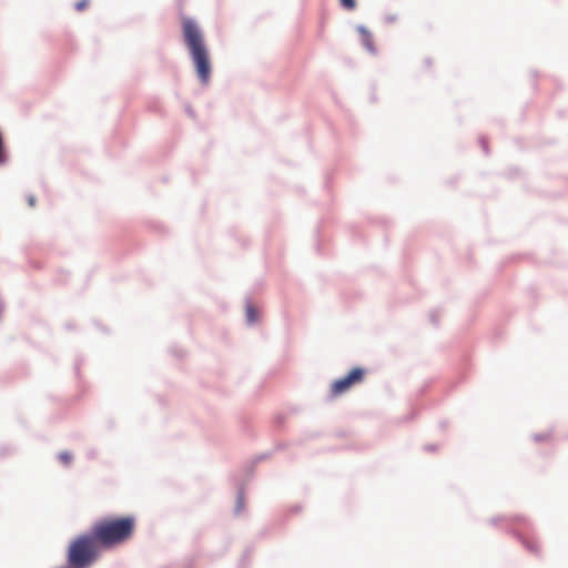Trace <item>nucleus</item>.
Returning a JSON list of instances; mask_svg holds the SVG:
<instances>
[{
    "mask_svg": "<svg viewBox=\"0 0 568 568\" xmlns=\"http://www.w3.org/2000/svg\"><path fill=\"white\" fill-rule=\"evenodd\" d=\"M183 39L190 52L195 72L200 81L206 84L211 78L210 51L204 40V34L199 24L192 19L182 21Z\"/></svg>",
    "mask_w": 568,
    "mask_h": 568,
    "instance_id": "nucleus-1",
    "label": "nucleus"
},
{
    "mask_svg": "<svg viewBox=\"0 0 568 568\" xmlns=\"http://www.w3.org/2000/svg\"><path fill=\"white\" fill-rule=\"evenodd\" d=\"M135 526L133 516L105 517L94 523L91 531L101 547L109 549L130 540Z\"/></svg>",
    "mask_w": 568,
    "mask_h": 568,
    "instance_id": "nucleus-2",
    "label": "nucleus"
},
{
    "mask_svg": "<svg viewBox=\"0 0 568 568\" xmlns=\"http://www.w3.org/2000/svg\"><path fill=\"white\" fill-rule=\"evenodd\" d=\"M101 549V545L91 530L81 534L69 545L67 551L68 564L71 568H88L98 559Z\"/></svg>",
    "mask_w": 568,
    "mask_h": 568,
    "instance_id": "nucleus-3",
    "label": "nucleus"
},
{
    "mask_svg": "<svg viewBox=\"0 0 568 568\" xmlns=\"http://www.w3.org/2000/svg\"><path fill=\"white\" fill-rule=\"evenodd\" d=\"M366 376V369L363 367H354L349 371V373L336 381H334L329 386V394L332 397H338L348 390L355 385H358L364 382Z\"/></svg>",
    "mask_w": 568,
    "mask_h": 568,
    "instance_id": "nucleus-4",
    "label": "nucleus"
},
{
    "mask_svg": "<svg viewBox=\"0 0 568 568\" xmlns=\"http://www.w3.org/2000/svg\"><path fill=\"white\" fill-rule=\"evenodd\" d=\"M358 32L362 36L363 45L369 51L375 52L374 40L372 33L364 27H358Z\"/></svg>",
    "mask_w": 568,
    "mask_h": 568,
    "instance_id": "nucleus-5",
    "label": "nucleus"
},
{
    "mask_svg": "<svg viewBox=\"0 0 568 568\" xmlns=\"http://www.w3.org/2000/svg\"><path fill=\"white\" fill-rule=\"evenodd\" d=\"M245 316L248 324H254L258 321L260 312L252 303H247L245 307Z\"/></svg>",
    "mask_w": 568,
    "mask_h": 568,
    "instance_id": "nucleus-6",
    "label": "nucleus"
},
{
    "mask_svg": "<svg viewBox=\"0 0 568 568\" xmlns=\"http://www.w3.org/2000/svg\"><path fill=\"white\" fill-rule=\"evenodd\" d=\"M59 460L63 464V465H69L72 460V455L71 453L69 452H62L59 454Z\"/></svg>",
    "mask_w": 568,
    "mask_h": 568,
    "instance_id": "nucleus-7",
    "label": "nucleus"
},
{
    "mask_svg": "<svg viewBox=\"0 0 568 568\" xmlns=\"http://www.w3.org/2000/svg\"><path fill=\"white\" fill-rule=\"evenodd\" d=\"M341 6L347 10H354L356 7L355 0H339Z\"/></svg>",
    "mask_w": 568,
    "mask_h": 568,
    "instance_id": "nucleus-8",
    "label": "nucleus"
},
{
    "mask_svg": "<svg viewBox=\"0 0 568 568\" xmlns=\"http://www.w3.org/2000/svg\"><path fill=\"white\" fill-rule=\"evenodd\" d=\"M89 6V0H80L75 3V9L78 11L84 10Z\"/></svg>",
    "mask_w": 568,
    "mask_h": 568,
    "instance_id": "nucleus-9",
    "label": "nucleus"
},
{
    "mask_svg": "<svg viewBox=\"0 0 568 568\" xmlns=\"http://www.w3.org/2000/svg\"><path fill=\"white\" fill-rule=\"evenodd\" d=\"M28 203L31 207H33L36 205V197L33 195H30L28 197Z\"/></svg>",
    "mask_w": 568,
    "mask_h": 568,
    "instance_id": "nucleus-10",
    "label": "nucleus"
}]
</instances>
